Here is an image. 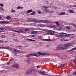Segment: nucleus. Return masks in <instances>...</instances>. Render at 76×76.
<instances>
[{"mask_svg":"<svg viewBox=\"0 0 76 76\" xmlns=\"http://www.w3.org/2000/svg\"><path fill=\"white\" fill-rule=\"evenodd\" d=\"M73 45V43L60 45L56 47V50H65V49L68 48L67 47H71V46H72Z\"/></svg>","mask_w":76,"mask_h":76,"instance_id":"nucleus-1","label":"nucleus"},{"mask_svg":"<svg viewBox=\"0 0 76 76\" xmlns=\"http://www.w3.org/2000/svg\"><path fill=\"white\" fill-rule=\"evenodd\" d=\"M48 7H41V9L45 13H53L54 12L51 11L47 9Z\"/></svg>","mask_w":76,"mask_h":76,"instance_id":"nucleus-2","label":"nucleus"},{"mask_svg":"<svg viewBox=\"0 0 76 76\" xmlns=\"http://www.w3.org/2000/svg\"><path fill=\"white\" fill-rule=\"evenodd\" d=\"M46 32L47 33H46V34L47 35H55L56 37L59 38V35H57L54 33H51V32H53V31L51 30H46Z\"/></svg>","mask_w":76,"mask_h":76,"instance_id":"nucleus-3","label":"nucleus"},{"mask_svg":"<svg viewBox=\"0 0 76 76\" xmlns=\"http://www.w3.org/2000/svg\"><path fill=\"white\" fill-rule=\"evenodd\" d=\"M74 34H67L66 33H61L60 34V36L59 37L60 38H64V37H69V35H73Z\"/></svg>","mask_w":76,"mask_h":76,"instance_id":"nucleus-4","label":"nucleus"},{"mask_svg":"<svg viewBox=\"0 0 76 76\" xmlns=\"http://www.w3.org/2000/svg\"><path fill=\"white\" fill-rule=\"evenodd\" d=\"M32 72H33L32 69H29L26 71L25 72V75H31V74L32 73Z\"/></svg>","mask_w":76,"mask_h":76,"instance_id":"nucleus-5","label":"nucleus"},{"mask_svg":"<svg viewBox=\"0 0 76 76\" xmlns=\"http://www.w3.org/2000/svg\"><path fill=\"white\" fill-rule=\"evenodd\" d=\"M38 38L39 39H40V40H43L44 41H52V40L49 39H42V37L41 36H39L38 37Z\"/></svg>","mask_w":76,"mask_h":76,"instance_id":"nucleus-6","label":"nucleus"},{"mask_svg":"<svg viewBox=\"0 0 76 76\" xmlns=\"http://www.w3.org/2000/svg\"><path fill=\"white\" fill-rule=\"evenodd\" d=\"M9 29L13 32H17V33H20V32L23 33V31H22L21 30H20V31H18L14 30L10 28H9Z\"/></svg>","mask_w":76,"mask_h":76,"instance_id":"nucleus-7","label":"nucleus"},{"mask_svg":"<svg viewBox=\"0 0 76 76\" xmlns=\"http://www.w3.org/2000/svg\"><path fill=\"white\" fill-rule=\"evenodd\" d=\"M12 67H13V68H19V64L17 63H16L15 64L12 65Z\"/></svg>","mask_w":76,"mask_h":76,"instance_id":"nucleus-8","label":"nucleus"},{"mask_svg":"<svg viewBox=\"0 0 76 76\" xmlns=\"http://www.w3.org/2000/svg\"><path fill=\"white\" fill-rule=\"evenodd\" d=\"M36 26H38V27H45V25L42 24H37Z\"/></svg>","mask_w":76,"mask_h":76,"instance_id":"nucleus-9","label":"nucleus"},{"mask_svg":"<svg viewBox=\"0 0 76 76\" xmlns=\"http://www.w3.org/2000/svg\"><path fill=\"white\" fill-rule=\"evenodd\" d=\"M37 54L39 55V56L42 55V56H44V55H47V53H42L41 52H39L37 53Z\"/></svg>","mask_w":76,"mask_h":76,"instance_id":"nucleus-10","label":"nucleus"},{"mask_svg":"<svg viewBox=\"0 0 76 76\" xmlns=\"http://www.w3.org/2000/svg\"><path fill=\"white\" fill-rule=\"evenodd\" d=\"M39 22H43L44 23H47V20H39Z\"/></svg>","mask_w":76,"mask_h":76,"instance_id":"nucleus-11","label":"nucleus"},{"mask_svg":"<svg viewBox=\"0 0 76 76\" xmlns=\"http://www.w3.org/2000/svg\"><path fill=\"white\" fill-rule=\"evenodd\" d=\"M47 27L49 28H55L56 27V26L55 25H49L47 26Z\"/></svg>","mask_w":76,"mask_h":76,"instance_id":"nucleus-12","label":"nucleus"},{"mask_svg":"<svg viewBox=\"0 0 76 76\" xmlns=\"http://www.w3.org/2000/svg\"><path fill=\"white\" fill-rule=\"evenodd\" d=\"M12 51H14V52H15L16 53H18L19 52V50H18L15 49H12Z\"/></svg>","mask_w":76,"mask_h":76,"instance_id":"nucleus-13","label":"nucleus"},{"mask_svg":"<svg viewBox=\"0 0 76 76\" xmlns=\"http://www.w3.org/2000/svg\"><path fill=\"white\" fill-rule=\"evenodd\" d=\"M27 61L28 64H29V63H31V59L29 58H28L27 60Z\"/></svg>","mask_w":76,"mask_h":76,"instance_id":"nucleus-14","label":"nucleus"},{"mask_svg":"<svg viewBox=\"0 0 76 76\" xmlns=\"http://www.w3.org/2000/svg\"><path fill=\"white\" fill-rule=\"evenodd\" d=\"M1 49H8L9 50H10L11 48L9 47H2V48H1Z\"/></svg>","mask_w":76,"mask_h":76,"instance_id":"nucleus-15","label":"nucleus"},{"mask_svg":"<svg viewBox=\"0 0 76 76\" xmlns=\"http://www.w3.org/2000/svg\"><path fill=\"white\" fill-rule=\"evenodd\" d=\"M31 56H32V54H30L25 55V56L27 57H31Z\"/></svg>","mask_w":76,"mask_h":76,"instance_id":"nucleus-16","label":"nucleus"},{"mask_svg":"<svg viewBox=\"0 0 76 76\" xmlns=\"http://www.w3.org/2000/svg\"><path fill=\"white\" fill-rule=\"evenodd\" d=\"M33 10H29L27 11V13H29L32 12Z\"/></svg>","mask_w":76,"mask_h":76,"instance_id":"nucleus-17","label":"nucleus"},{"mask_svg":"<svg viewBox=\"0 0 76 76\" xmlns=\"http://www.w3.org/2000/svg\"><path fill=\"white\" fill-rule=\"evenodd\" d=\"M37 72L38 73H39V74H41V75H42V74L43 73V71H42L41 70H38Z\"/></svg>","mask_w":76,"mask_h":76,"instance_id":"nucleus-18","label":"nucleus"},{"mask_svg":"<svg viewBox=\"0 0 76 76\" xmlns=\"http://www.w3.org/2000/svg\"><path fill=\"white\" fill-rule=\"evenodd\" d=\"M31 33L32 34H38V32H37V31H31Z\"/></svg>","mask_w":76,"mask_h":76,"instance_id":"nucleus-19","label":"nucleus"},{"mask_svg":"<svg viewBox=\"0 0 76 76\" xmlns=\"http://www.w3.org/2000/svg\"><path fill=\"white\" fill-rule=\"evenodd\" d=\"M26 40H27V41H32L33 42H34L35 41V40H32L30 39H26Z\"/></svg>","mask_w":76,"mask_h":76,"instance_id":"nucleus-20","label":"nucleus"},{"mask_svg":"<svg viewBox=\"0 0 76 76\" xmlns=\"http://www.w3.org/2000/svg\"><path fill=\"white\" fill-rule=\"evenodd\" d=\"M61 41H66V42H67V41H68V40H67V39L65 40V39H64V38H63L61 39Z\"/></svg>","mask_w":76,"mask_h":76,"instance_id":"nucleus-21","label":"nucleus"},{"mask_svg":"<svg viewBox=\"0 0 76 76\" xmlns=\"http://www.w3.org/2000/svg\"><path fill=\"white\" fill-rule=\"evenodd\" d=\"M30 20L33 21V22H35L37 21V20L35 19H31Z\"/></svg>","mask_w":76,"mask_h":76,"instance_id":"nucleus-22","label":"nucleus"},{"mask_svg":"<svg viewBox=\"0 0 76 76\" xmlns=\"http://www.w3.org/2000/svg\"><path fill=\"white\" fill-rule=\"evenodd\" d=\"M32 56L33 57L34 56H36V57H39V56L35 53H34V54H32Z\"/></svg>","mask_w":76,"mask_h":76,"instance_id":"nucleus-23","label":"nucleus"},{"mask_svg":"<svg viewBox=\"0 0 76 76\" xmlns=\"http://www.w3.org/2000/svg\"><path fill=\"white\" fill-rule=\"evenodd\" d=\"M7 23V22L6 21H0V24H1V23Z\"/></svg>","mask_w":76,"mask_h":76,"instance_id":"nucleus-24","label":"nucleus"},{"mask_svg":"<svg viewBox=\"0 0 76 76\" xmlns=\"http://www.w3.org/2000/svg\"><path fill=\"white\" fill-rule=\"evenodd\" d=\"M52 23V21L50 20H47V23Z\"/></svg>","mask_w":76,"mask_h":76,"instance_id":"nucleus-25","label":"nucleus"},{"mask_svg":"<svg viewBox=\"0 0 76 76\" xmlns=\"http://www.w3.org/2000/svg\"><path fill=\"white\" fill-rule=\"evenodd\" d=\"M11 18L10 16H8L6 18V19H7L8 20H10V19Z\"/></svg>","mask_w":76,"mask_h":76,"instance_id":"nucleus-26","label":"nucleus"},{"mask_svg":"<svg viewBox=\"0 0 76 76\" xmlns=\"http://www.w3.org/2000/svg\"><path fill=\"white\" fill-rule=\"evenodd\" d=\"M66 28L67 29H68V30H70V26H66Z\"/></svg>","mask_w":76,"mask_h":76,"instance_id":"nucleus-27","label":"nucleus"},{"mask_svg":"<svg viewBox=\"0 0 76 76\" xmlns=\"http://www.w3.org/2000/svg\"><path fill=\"white\" fill-rule=\"evenodd\" d=\"M17 9H23V7L20 6H18L17 7Z\"/></svg>","mask_w":76,"mask_h":76,"instance_id":"nucleus-28","label":"nucleus"},{"mask_svg":"<svg viewBox=\"0 0 76 76\" xmlns=\"http://www.w3.org/2000/svg\"><path fill=\"white\" fill-rule=\"evenodd\" d=\"M70 7H71V8H72V7L76 8V5H70Z\"/></svg>","mask_w":76,"mask_h":76,"instance_id":"nucleus-29","label":"nucleus"},{"mask_svg":"<svg viewBox=\"0 0 76 76\" xmlns=\"http://www.w3.org/2000/svg\"><path fill=\"white\" fill-rule=\"evenodd\" d=\"M76 50V47L69 50V51H74V50Z\"/></svg>","mask_w":76,"mask_h":76,"instance_id":"nucleus-30","label":"nucleus"},{"mask_svg":"<svg viewBox=\"0 0 76 76\" xmlns=\"http://www.w3.org/2000/svg\"><path fill=\"white\" fill-rule=\"evenodd\" d=\"M0 6H1V7H3L4 6V4L2 3H0Z\"/></svg>","mask_w":76,"mask_h":76,"instance_id":"nucleus-31","label":"nucleus"},{"mask_svg":"<svg viewBox=\"0 0 76 76\" xmlns=\"http://www.w3.org/2000/svg\"><path fill=\"white\" fill-rule=\"evenodd\" d=\"M65 12H63L62 13H61L59 14L60 15H65Z\"/></svg>","mask_w":76,"mask_h":76,"instance_id":"nucleus-32","label":"nucleus"},{"mask_svg":"<svg viewBox=\"0 0 76 76\" xmlns=\"http://www.w3.org/2000/svg\"><path fill=\"white\" fill-rule=\"evenodd\" d=\"M3 10V8L1 7H0V12H2Z\"/></svg>","mask_w":76,"mask_h":76,"instance_id":"nucleus-33","label":"nucleus"},{"mask_svg":"<svg viewBox=\"0 0 76 76\" xmlns=\"http://www.w3.org/2000/svg\"><path fill=\"white\" fill-rule=\"evenodd\" d=\"M4 27L0 28V31L4 30Z\"/></svg>","mask_w":76,"mask_h":76,"instance_id":"nucleus-34","label":"nucleus"},{"mask_svg":"<svg viewBox=\"0 0 76 76\" xmlns=\"http://www.w3.org/2000/svg\"><path fill=\"white\" fill-rule=\"evenodd\" d=\"M6 65H10V64H11V63L10 62H7V63H6L5 64Z\"/></svg>","mask_w":76,"mask_h":76,"instance_id":"nucleus-35","label":"nucleus"},{"mask_svg":"<svg viewBox=\"0 0 76 76\" xmlns=\"http://www.w3.org/2000/svg\"><path fill=\"white\" fill-rule=\"evenodd\" d=\"M69 12L70 13H74V12L72 10H70L69 11Z\"/></svg>","mask_w":76,"mask_h":76,"instance_id":"nucleus-36","label":"nucleus"},{"mask_svg":"<svg viewBox=\"0 0 76 76\" xmlns=\"http://www.w3.org/2000/svg\"><path fill=\"white\" fill-rule=\"evenodd\" d=\"M35 11H34L32 13H31V15L33 16V15H35Z\"/></svg>","mask_w":76,"mask_h":76,"instance_id":"nucleus-37","label":"nucleus"},{"mask_svg":"<svg viewBox=\"0 0 76 76\" xmlns=\"http://www.w3.org/2000/svg\"><path fill=\"white\" fill-rule=\"evenodd\" d=\"M62 66H63V64H61V65H59L58 66V67H62Z\"/></svg>","mask_w":76,"mask_h":76,"instance_id":"nucleus-38","label":"nucleus"},{"mask_svg":"<svg viewBox=\"0 0 76 76\" xmlns=\"http://www.w3.org/2000/svg\"><path fill=\"white\" fill-rule=\"evenodd\" d=\"M1 38H6V37L4 35H2L1 36Z\"/></svg>","mask_w":76,"mask_h":76,"instance_id":"nucleus-39","label":"nucleus"},{"mask_svg":"<svg viewBox=\"0 0 76 76\" xmlns=\"http://www.w3.org/2000/svg\"><path fill=\"white\" fill-rule=\"evenodd\" d=\"M42 75H45V76H47L48 75V74H45V73H43V74H42Z\"/></svg>","mask_w":76,"mask_h":76,"instance_id":"nucleus-40","label":"nucleus"},{"mask_svg":"<svg viewBox=\"0 0 76 76\" xmlns=\"http://www.w3.org/2000/svg\"><path fill=\"white\" fill-rule=\"evenodd\" d=\"M2 43H3V40H0V44H2Z\"/></svg>","mask_w":76,"mask_h":76,"instance_id":"nucleus-41","label":"nucleus"},{"mask_svg":"<svg viewBox=\"0 0 76 76\" xmlns=\"http://www.w3.org/2000/svg\"><path fill=\"white\" fill-rule=\"evenodd\" d=\"M54 23H56V24H57L58 23H59V22L56 21V22H54Z\"/></svg>","mask_w":76,"mask_h":76,"instance_id":"nucleus-42","label":"nucleus"},{"mask_svg":"<svg viewBox=\"0 0 76 76\" xmlns=\"http://www.w3.org/2000/svg\"><path fill=\"white\" fill-rule=\"evenodd\" d=\"M37 29L38 30H43V29L41 28H38Z\"/></svg>","mask_w":76,"mask_h":76,"instance_id":"nucleus-43","label":"nucleus"},{"mask_svg":"<svg viewBox=\"0 0 76 76\" xmlns=\"http://www.w3.org/2000/svg\"><path fill=\"white\" fill-rule=\"evenodd\" d=\"M61 29H62V30L63 31H64V28L63 27H61Z\"/></svg>","mask_w":76,"mask_h":76,"instance_id":"nucleus-44","label":"nucleus"},{"mask_svg":"<svg viewBox=\"0 0 76 76\" xmlns=\"http://www.w3.org/2000/svg\"><path fill=\"white\" fill-rule=\"evenodd\" d=\"M60 55V54L59 53H57L56 54V56H59Z\"/></svg>","mask_w":76,"mask_h":76,"instance_id":"nucleus-45","label":"nucleus"},{"mask_svg":"<svg viewBox=\"0 0 76 76\" xmlns=\"http://www.w3.org/2000/svg\"><path fill=\"white\" fill-rule=\"evenodd\" d=\"M43 73H48V72H45L44 71H43Z\"/></svg>","mask_w":76,"mask_h":76,"instance_id":"nucleus-46","label":"nucleus"},{"mask_svg":"<svg viewBox=\"0 0 76 76\" xmlns=\"http://www.w3.org/2000/svg\"><path fill=\"white\" fill-rule=\"evenodd\" d=\"M37 12L39 14H41V12L39 11H38Z\"/></svg>","mask_w":76,"mask_h":76,"instance_id":"nucleus-47","label":"nucleus"},{"mask_svg":"<svg viewBox=\"0 0 76 76\" xmlns=\"http://www.w3.org/2000/svg\"><path fill=\"white\" fill-rule=\"evenodd\" d=\"M25 30L26 31H29V29H28V28H26L25 29Z\"/></svg>","mask_w":76,"mask_h":76,"instance_id":"nucleus-48","label":"nucleus"},{"mask_svg":"<svg viewBox=\"0 0 76 76\" xmlns=\"http://www.w3.org/2000/svg\"><path fill=\"white\" fill-rule=\"evenodd\" d=\"M15 12V10H11V12L12 13H13V12Z\"/></svg>","mask_w":76,"mask_h":76,"instance_id":"nucleus-49","label":"nucleus"},{"mask_svg":"<svg viewBox=\"0 0 76 76\" xmlns=\"http://www.w3.org/2000/svg\"><path fill=\"white\" fill-rule=\"evenodd\" d=\"M58 30H59V31H60V30H61V27H59L58 28Z\"/></svg>","mask_w":76,"mask_h":76,"instance_id":"nucleus-50","label":"nucleus"},{"mask_svg":"<svg viewBox=\"0 0 76 76\" xmlns=\"http://www.w3.org/2000/svg\"><path fill=\"white\" fill-rule=\"evenodd\" d=\"M18 47H19V48H21V47H22V46L20 45H18Z\"/></svg>","mask_w":76,"mask_h":76,"instance_id":"nucleus-51","label":"nucleus"},{"mask_svg":"<svg viewBox=\"0 0 76 76\" xmlns=\"http://www.w3.org/2000/svg\"><path fill=\"white\" fill-rule=\"evenodd\" d=\"M73 44H76V40L74 42Z\"/></svg>","mask_w":76,"mask_h":76,"instance_id":"nucleus-52","label":"nucleus"},{"mask_svg":"<svg viewBox=\"0 0 76 76\" xmlns=\"http://www.w3.org/2000/svg\"><path fill=\"white\" fill-rule=\"evenodd\" d=\"M31 37H33V38H35V37L34 35H32Z\"/></svg>","mask_w":76,"mask_h":76,"instance_id":"nucleus-53","label":"nucleus"},{"mask_svg":"<svg viewBox=\"0 0 76 76\" xmlns=\"http://www.w3.org/2000/svg\"><path fill=\"white\" fill-rule=\"evenodd\" d=\"M36 67L38 68H39V66H36Z\"/></svg>","mask_w":76,"mask_h":76,"instance_id":"nucleus-54","label":"nucleus"},{"mask_svg":"<svg viewBox=\"0 0 76 76\" xmlns=\"http://www.w3.org/2000/svg\"><path fill=\"white\" fill-rule=\"evenodd\" d=\"M56 25H57V26H59L60 25V24H59V23H58Z\"/></svg>","mask_w":76,"mask_h":76,"instance_id":"nucleus-55","label":"nucleus"},{"mask_svg":"<svg viewBox=\"0 0 76 76\" xmlns=\"http://www.w3.org/2000/svg\"><path fill=\"white\" fill-rule=\"evenodd\" d=\"M2 19V17H1V15H0V19Z\"/></svg>","mask_w":76,"mask_h":76,"instance_id":"nucleus-56","label":"nucleus"},{"mask_svg":"<svg viewBox=\"0 0 76 76\" xmlns=\"http://www.w3.org/2000/svg\"><path fill=\"white\" fill-rule=\"evenodd\" d=\"M71 38H73L74 39V37H71Z\"/></svg>","mask_w":76,"mask_h":76,"instance_id":"nucleus-57","label":"nucleus"},{"mask_svg":"<svg viewBox=\"0 0 76 76\" xmlns=\"http://www.w3.org/2000/svg\"><path fill=\"white\" fill-rule=\"evenodd\" d=\"M74 61H76V58L75 59Z\"/></svg>","mask_w":76,"mask_h":76,"instance_id":"nucleus-58","label":"nucleus"},{"mask_svg":"<svg viewBox=\"0 0 76 76\" xmlns=\"http://www.w3.org/2000/svg\"><path fill=\"white\" fill-rule=\"evenodd\" d=\"M1 48H2V47H0V49H1Z\"/></svg>","mask_w":76,"mask_h":76,"instance_id":"nucleus-59","label":"nucleus"},{"mask_svg":"<svg viewBox=\"0 0 76 76\" xmlns=\"http://www.w3.org/2000/svg\"><path fill=\"white\" fill-rule=\"evenodd\" d=\"M5 42L6 43V42H7V41H5Z\"/></svg>","mask_w":76,"mask_h":76,"instance_id":"nucleus-60","label":"nucleus"},{"mask_svg":"<svg viewBox=\"0 0 76 76\" xmlns=\"http://www.w3.org/2000/svg\"><path fill=\"white\" fill-rule=\"evenodd\" d=\"M75 58H76V55H75Z\"/></svg>","mask_w":76,"mask_h":76,"instance_id":"nucleus-61","label":"nucleus"},{"mask_svg":"<svg viewBox=\"0 0 76 76\" xmlns=\"http://www.w3.org/2000/svg\"><path fill=\"white\" fill-rule=\"evenodd\" d=\"M16 21L17 22H18L19 21L18 20H16Z\"/></svg>","mask_w":76,"mask_h":76,"instance_id":"nucleus-62","label":"nucleus"},{"mask_svg":"<svg viewBox=\"0 0 76 76\" xmlns=\"http://www.w3.org/2000/svg\"><path fill=\"white\" fill-rule=\"evenodd\" d=\"M14 41H16V39H15V40H14Z\"/></svg>","mask_w":76,"mask_h":76,"instance_id":"nucleus-63","label":"nucleus"},{"mask_svg":"<svg viewBox=\"0 0 76 76\" xmlns=\"http://www.w3.org/2000/svg\"><path fill=\"white\" fill-rule=\"evenodd\" d=\"M0 32H1V31H0Z\"/></svg>","mask_w":76,"mask_h":76,"instance_id":"nucleus-64","label":"nucleus"}]
</instances>
